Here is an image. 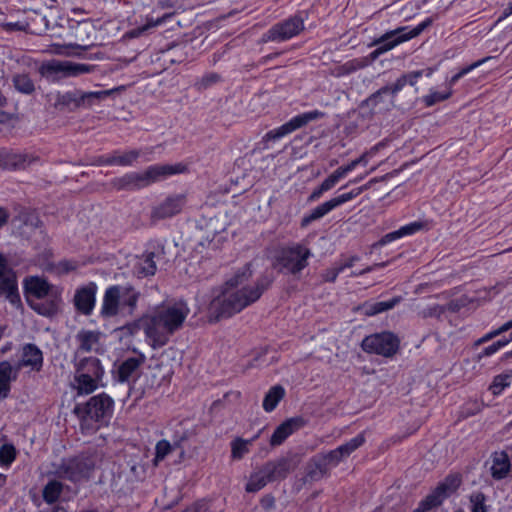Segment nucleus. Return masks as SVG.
<instances>
[{"label":"nucleus","instance_id":"nucleus-1","mask_svg":"<svg viewBox=\"0 0 512 512\" xmlns=\"http://www.w3.org/2000/svg\"><path fill=\"white\" fill-rule=\"evenodd\" d=\"M251 276V265L247 264L227 279L210 303V320L238 313L260 298L264 287L258 281H251Z\"/></svg>","mask_w":512,"mask_h":512},{"label":"nucleus","instance_id":"nucleus-2","mask_svg":"<svg viewBox=\"0 0 512 512\" xmlns=\"http://www.w3.org/2000/svg\"><path fill=\"white\" fill-rule=\"evenodd\" d=\"M189 313L187 303L179 300L163 303L144 314L146 343L153 349L165 346L171 336L182 328Z\"/></svg>","mask_w":512,"mask_h":512},{"label":"nucleus","instance_id":"nucleus-3","mask_svg":"<svg viewBox=\"0 0 512 512\" xmlns=\"http://www.w3.org/2000/svg\"><path fill=\"white\" fill-rule=\"evenodd\" d=\"M23 293L28 305L39 315L52 317L60 310L61 290L43 277H26L23 280Z\"/></svg>","mask_w":512,"mask_h":512},{"label":"nucleus","instance_id":"nucleus-4","mask_svg":"<svg viewBox=\"0 0 512 512\" xmlns=\"http://www.w3.org/2000/svg\"><path fill=\"white\" fill-rule=\"evenodd\" d=\"M141 293L128 283L109 285L102 297L99 314L104 319L129 317L137 309Z\"/></svg>","mask_w":512,"mask_h":512},{"label":"nucleus","instance_id":"nucleus-5","mask_svg":"<svg viewBox=\"0 0 512 512\" xmlns=\"http://www.w3.org/2000/svg\"><path fill=\"white\" fill-rule=\"evenodd\" d=\"M114 410V401L106 394L93 396L84 406H77L75 413L81 418L84 425L91 423H105Z\"/></svg>","mask_w":512,"mask_h":512},{"label":"nucleus","instance_id":"nucleus-6","mask_svg":"<svg viewBox=\"0 0 512 512\" xmlns=\"http://www.w3.org/2000/svg\"><path fill=\"white\" fill-rule=\"evenodd\" d=\"M104 369L98 359H89L86 367L76 372L74 388L78 394H91L103 386Z\"/></svg>","mask_w":512,"mask_h":512},{"label":"nucleus","instance_id":"nucleus-7","mask_svg":"<svg viewBox=\"0 0 512 512\" xmlns=\"http://www.w3.org/2000/svg\"><path fill=\"white\" fill-rule=\"evenodd\" d=\"M311 253L308 248L295 244L281 250L276 260L280 269L295 274L307 266V260Z\"/></svg>","mask_w":512,"mask_h":512},{"label":"nucleus","instance_id":"nucleus-8","mask_svg":"<svg viewBox=\"0 0 512 512\" xmlns=\"http://www.w3.org/2000/svg\"><path fill=\"white\" fill-rule=\"evenodd\" d=\"M2 296L14 307H21L16 273L9 267L6 257L0 254V297Z\"/></svg>","mask_w":512,"mask_h":512},{"label":"nucleus","instance_id":"nucleus-9","mask_svg":"<svg viewBox=\"0 0 512 512\" xmlns=\"http://www.w3.org/2000/svg\"><path fill=\"white\" fill-rule=\"evenodd\" d=\"M361 346L368 353L390 357L396 353L399 340L394 334L383 332L367 336L363 339Z\"/></svg>","mask_w":512,"mask_h":512},{"label":"nucleus","instance_id":"nucleus-10","mask_svg":"<svg viewBox=\"0 0 512 512\" xmlns=\"http://www.w3.org/2000/svg\"><path fill=\"white\" fill-rule=\"evenodd\" d=\"M183 171L184 166L181 164L153 165L143 173L129 175V178L132 179L136 186L143 187Z\"/></svg>","mask_w":512,"mask_h":512},{"label":"nucleus","instance_id":"nucleus-11","mask_svg":"<svg viewBox=\"0 0 512 512\" xmlns=\"http://www.w3.org/2000/svg\"><path fill=\"white\" fill-rule=\"evenodd\" d=\"M323 114L318 110H313L299 114L291 118L287 123L273 129L267 133V137L272 140H278L293 131L303 127L307 123L320 118Z\"/></svg>","mask_w":512,"mask_h":512},{"label":"nucleus","instance_id":"nucleus-12","mask_svg":"<svg viewBox=\"0 0 512 512\" xmlns=\"http://www.w3.org/2000/svg\"><path fill=\"white\" fill-rule=\"evenodd\" d=\"M461 484V478L457 474L448 475L438 486L424 499L425 505H434L435 507L457 491Z\"/></svg>","mask_w":512,"mask_h":512},{"label":"nucleus","instance_id":"nucleus-13","mask_svg":"<svg viewBox=\"0 0 512 512\" xmlns=\"http://www.w3.org/2000/svg\"><path fill=\"white\" fill-rule=\"evenodd\" d=\"M303 28V19L295 16L274 25L269 30L268 38L273 41H285L299 34Z\"/></svg>","mask_w":512,"mask_h":512},{"label":"nucleus","instance_id":"nucleus-14","mask_svg":"<svg viewBox=\"0 0 512 512\" xmlns=\"http://www.w3.org/2000/svg\"><path fill=\"white\" fill-rule=\"evenodd\" d=\"M97 291L98 286L94 282L78 287L73 299L76 309L85 315H89L95 307Z\"/></svg>","mask_w":512,"mask_h":512},{"label":"nucleus","instance_id":"nucleus-15","mask_svg":"<svg viewBox=\"0 0 512 512\" xmlns=\"http://www.w3.org/2000/svg\"><path fill=\"white\" fill-rule=\"evenodd\" d=\"M90 470L91 466L87 464L83 459L73 458L64 460L56 473L60 477L67 478L72 481H77L82 477L87 476Z\"/></svg>","mask_w":512,"mask_h":512},{"label":"nucleus","instance_id":"nucleus-16","mask_svg":"<svg viewBox=\"0 0 512 512\" xmlns=\"http://www.w3.org/2000/svg\"><path fill=\"white\" fill-rule=\"evenodd\" d=\"M432 23V20L430 18L425 19L424 21L420 22L417 26L410 28V27H399L395 30H391L390 32H396L395 36L387 40L388 45L393 44V49L397 47L398 45L407 42L418 35H420L427 27H429Z\"/></svg>","mask_w":512,"mask_h":512},{"label":"nucleus","instance_id":"nucleus-17","mask_svg":"<svg viewBox=\"0 0 512 512\" xmlns=\"http://www.w3.org/2000/svg\"><path fill=\"white\" fill-rule=\"evenodd\" d=\"M305 421L302 417L289 418L281 423L271 436L270 444L273 446L283 443L291 434L302 428Z\"/></svg>","mask_w":512,"mask_h":512},{"label":"nucleus","instance_id":"nucleus-18","mask_svg":"<svg viewBox=\"0 0 512 512\" xmlns=\"http://www.w3.org/2000/svg\"><path fill=\"white\" fill-rule=\"evenodd\" d=\"M490 474L495 480H501L507 477L511 470L510 458L504 451H496L491 455Z\"/></svg>","mask_w":512,"mask_h":512},{"label":"nucleus","instance_id":"nucleus-19","mask_svg":"<svg viewBox=\"0 0 512 512\" xmlns=\"http://www.w3.org/2000/svg\"><path fill=\"white\" fill-rule=\"evenodd\" d=\"M20 366L29 367L33 371H39L43 365L42 351L33 344H26L22 348Z\"/></svg>","mask_w":512,"mask_h":512},{"label":"nucleus","instance_id":"nucleus-20","mask_svg":"<svg viewBox=\"0 0 512 512\" xmlns=\"http://www.w3.org/2000/svg\"><path fill=\"white\" fill-rule=\"evenodd\" d=\"M185 205V198L177 195L167 198L154 210V215L158 218L172 217L179 213Z\"/></svg>","mask_w":512,"mask_h":512},{"label":"nucleus","instance_id":"nucleus-21","mask_svg":"<svg viewBox=\"0 0 512 512\" xmlns=\"http://www.w3.org/2000/svg\"><path fill=\"white\" fill-rule=\"evenodd\" d=\"M101 333L93 330H81L77 334L79 348L84 352H97L100 349Z\"/></svg>","mask_w":512,"mask_h":512},{"label":"nucleus","instance_id":"nucleus-22","mask_svg":"<svg viewBox=\"0 0 512 512\" xmlns=\"http://www.w3.org/2000/svg\"><path fill=\"white\" fill-rule=\"evenodd\" d=\"M47 68L54 72H61L68 76H77L89 72V67L85 64L73 63L70 61H52L47 64Z\"/></svg>","mask_w":512,"mask_h":512},{"label":"nucleus","instance_id":"nucleus-23","mask_svg":"<svg viewBox=\"0 0 512 512\" xmlns=\"http://www.w3.org/2000/svg\"><path fill=\"white\" fill-rule=\"evenodd\" d=\"M146 356L143 353H138L134 357L127 358L119 366L118 373L121 381H128L139 370L140 366L145 362Z\"/></svg>","mask_w":512,"mask_h":512},{"label":"nucleus","instance_id":"nucleus-24","mask_svg":"<svg viewBox=\"0 0 512 512\" xmlns=\"http://www.w3.org/2000/svg\"><path fill=\"white\" fill-rule=\"evenodd\" d=\"M17 377V369L9 362H0V399L6 398L10 390V383Z\"/></svg>","mask_w":512,"mask_h":512},{"label":"nucleus","instance_id":"nucleus-25","mask_svg":"<svg viewBox=\"0 0 512 512\" xmlns=\"http://www.w3.org/2000/svg\"><path fill=\"white\" fill-rule=\"evenodd\" d=\"M383 147V144H378L371 148L366 153L362 154L359 158L351 161L347 165H343L339 167L337 170L344 178L348 173L352 172L358 165L366 166L370 159L375 156V154Z\"/></svg>","mask_w":512,"mask_h":512},{"label":"nucleus","instance_id":"nucleus-26","mask_svg":"<svg viewBox=\"0 0 512 512\" xmlns=\"http://www.w3.org/2000/svg\"><path fill=\"white\" fill-rule=\"evenodd\" d=\"M284 396L285 389L282 386L276 385L271 387L264 397L263 409L266 412H272Z\"/></svg>","mask_w":512,"mask_h":512},{"label":"nucleus","instance_id":"nucleus-27","mask_svg":"<svg viewBox=\"0 0 512 512\" xmlns=\"http://www.w3.org/2000/svg\"><path fill=\"white\" fill-rule=\"evenodd\" d=\"M332 210H334V207L329 199L328 201L316 206L309 214L305 215L302 219V226H307L311 222L324 217Z\"/></svg>","mask_w":512,"mask_h":512},{"label":"nucleus","instance_id":"nucleus-28","mask_svg":"<svg viewBox=\"0 0 512 512\" xmlns=\"http://www.w3.org/2000/svg\"><path fill=\"white\" fill-rule=\"evenodd\" d=\"M512 370H507L493 378L489 390L493 395H500L506 388L511 385Z\"/></svg>","mask_w":512,"mask_h":512},{"label":"nucleus","instance_id":"nucleus-29","mask_svg":"<svg viewBox=\"0 0 512 512\" xmlns=\"http://www.w3.org/2000/svg\"><path fill=\"white\" fill-rule=\"evenodd\" d=\"M139 157L137 150L115 152L107 161V164L129 166Z\"/></svg>","mask_w":512,"mask_h":512},{"label":"nucleus","instance_id":"nucleus-30","mask_svg":"<svg viewBox=\"0 0 512 512\" xmlns=\"http://www.w3.org/2000/svg\"><path fill=\"white\" fill-rule=\"evenodd\" d=\"M269 481V473L267 471H258L253 473L247 484V492H257L261 490Z\"/></svg>","mask_w":512,"mask_h":512},{"label":"nucleus","instance_id":"nucleus-31","mask_svg":"<svg viewBox=\"0 0 512 512\" xmlns=\"http://www.w3.org/2000/svg\"><path fill=\"white\" fill-rule=\"evenodd\" d=\"M399 302L398 298L376 303H367L363 306L365 315L373 316L378 313L392 309Z\"/></svg>","mask_w":512,"mask_h":512},{"label":"nucleus","instance_id":"nucleus-32","mask_svg":"<svg viewBox=\"0 0 512 512\" xmlns=\"http://www.w3.org/2000/svg\"><path fill=\"white\" fill-rule=\"evenodd\" d=\"M405 85H407V77H399L393 84L385 86L381 88L379 91H377L372 97V101H376L378 97H380L383 94H392L396 95L398 92H400Z\"/></svg>","mask_w":512,"mask_h":512},{"label":"nucleus","instance_id":"nucleus-33","mask_svg":"<svg viewBox=\"0 0 512 512\" xmlns=\"http://www.w3.org/2000/svg\"><path fill=\"white\" fill-rule=\"evenodd\" d=\"M365 435L364 433H360L354 438L347 441L345 444L338 447V452L343 453L347 458L351 453H353L356 449L361 447L365 443Z\"/></svg>","mask_w":512,"mask_h":512},{"label":"nucleus","instance_id":"nucleus-34","mask_svg":"<svg viewBox=\"0 0 512 512\" xmlns=\"http://www.w3.org/2000/svg\"><path fill=\"white\" fill-rule=\"evenodd\" d=\"M137 272L141 276H150L155 274L156 264L151 254L139 259L137 263Z\"/></svg>","mask_w":512,"mask_h":512},{"label":"nucleus","instance_id":"nucleus-35","mask_svg":"<svg viewBox=\"0 0 512 512\" xmlns=\"http://www.w3.org/2000/svg\"><path fill=\"white\" fill-rule=\"evenodd\" d=\"M62 490V485L58 481H50L43 489V498L47 503H54Z\"/></svg>","mask_w":512,"mask_h":512},{"label":"nucleus","instance_id":"nucleus-36","mask_svg":"<svg viewBox=\"0 0 512 512\" xmlns=\"http://www.w3.org/2000/svg\"><path fill=\"white\" fill-rule=\"evenodd\" d=\"M451 95H452V89L450 87H448L447 89H445L444 91H441V92L431 90L429 92V94H427L423 97L422 100L426 106L430 107V106L435 105L438 102L448 99Z\"/></svg>","mask_w":512,"mask_h":512},{"label":"nucleus","instance_id":"nucleus-37","mask_svg":"<svg viewBox=\"0 0 512 512\" xmlns=\"http://www.w3.org/2000/svg\"><path fill=\"white\" fill-rule=\"evenodd\" d=\"M251 440L237 438L231 443V456L234 459H241L249 451Z\"/></svg>","mask_w":512,"mask_h":512},{"label":"nucleus","instance_id":"nucleus-38","mask_svg":"<svg viewBox=\"0 0 512 512\" xmlns=\"http://www.w3.org/2000/svg\"><path fill=\"white\" fill-rule=\"evenodd\" d=\"M16 458V449L11 444H4L0 447V466L8 467Z\"/></svg>","mask_w":512,"mask_h":512},{"label":"nucleus","instance_id":"nucleus-39","mask_svg":"<svg viewBox=\"0 0 512 512\" xmlns=\"http://www.w3.org/2000/svg\"><path fill=\"white\" fill-rule=\"evenodd\" d=\"M364 189L365 187H358L347 193H343L334 198H331L330 201L335 209L359 196L364 191Z\"/></svg>","mask_w":512,"mask_h":512},{"label":"nucleus","instance_id":"nucleus-40","mask_svg":"<svg viewBox=\"0 0 512 512\" xmlns=\"http://www.w3.org/2000/svg\"><path fill=\"white\" fill-rule=\"evenodd\" d=\"M364 189L365 187H358L347 193H343L334 198H331L330 201L335 209L359 196L364 191Z\"/></svg>","mask_w":512,"mask_h":512},{"label":"nucleus","instance_id":"nucleus-41","mask_svg":"<svg viewBox=\"0 0 512 512\" xmlns=\"http://www.w3.org/2000/svg\"><path fill=\"white\" fill-rule=\"evenodd\" d=\"M141 329L145 332L144 315L141 316L138 320L128 323L125 326L121 327L119 329V331L121 332V335H123V336H125V335L134 336Z\"/></svg>","mask_w":512,"mask_h":512},{"label":"nucleus","instance_id":"nucleus-42","mask_svg":"<svg viewBox=\"0 0 512 512\" xmlns=\"http://www.w3.org/2000/svg\"><path fill=\"white\" fill-rule=\"evenodd\" d=\"M16 89L23 93H31L34 90V84L27 75H17L14 78Z\"/></svg>","mask_w":512,"mask_h":512},{"label":"nucleus","instance_id":"nucleus-43","mask_svg":"<svg viewBox=\"0 0 512 512\" xmlns=\"http://www.w3.org/2000/svg\"><path fill=\"white\" fill-rule=\"evenodd\" d=\"M424 228V223L421 221H414L411 223H408L398 229L400 234V237H406L416 234L417 232L421 231Z\"/></svg>","mask_w":512,"mask_h":512},{"label":"nucleus","instance_id":"nucleus-44","mask_svg":"<svg viewBox=\"0 0 512 512\" xmlns=\"http://www.w3.org/2000/svg\"><path fill=\"white\" fill-rule=\"evenodd\" d=\"M471 512H487L485 496L482 493H474L470 497Z\"/></svg>","mask_w":512,"mask_h":512},{"label":"nucleus","instance_id":"nucleus-45","mask_svg":"<svg viewBox=\"0 0 512 512\" xmlns=\"http://www.w3.org/2000/svg\"><path fill=\"white\" fill-rule=\"evenodd\" d=\"M345 458L344 454L339 453L338 448H336L323 456V462L325 466L334 467Z\"/></svg>","mask_w":512,"mask_h":512},{"label":"nucleus","instance_id":"nucleus-46","mask_svg":"<svg viewBox=\"0 0 512 512\" xmlns=\"http://www.w3.org/2000/svg\"><path fill=\"white\" fill-rule=\"evenodd\" d=\"M155 450V463H158L171 452L172 446L167 440H161L156 444Z\"/></svg>","mask_w":512,"mask_h":512},{"label":"nucleus","instance_id":"nucleus-47","mask_svg":"<svg viewBox=\"0 0 512 512\" xmlns=\"http://www.w3.org/2000/svg\"><path fill=\"white\" fill-rule=\"evenodd\" d=\"M510 343V340H498L491 345L487 346L483 349V351L480 353L479 357H489L495 353H497L500 349L504 348Z\"/></svg>","mask_w":512,"mask_h":512},{"label":"nucleus","instance_id":"nucleus-48","mask_svg":"<svg viewBox=\"0 0 512 512\" xmlns=\"http://www.w3.org/2000/svg\"><path fill=\"white\" fill-rule=\"evenodd\" d=\"M396 32H386L384 35H382L379 39L375 41V45L378 46L379 52H382L383 54L393 49V44L388 45L387 40L395 36Z\"/></svg>","mask_w":512,"mask_h":512},{"label":"nucleus","instance_id":"nucleus-49","mask_svg":"<svg viewBox=\"0 0 512 512\" xmlns=\"http://www.w3.org/2000/svg\"><path fill=\"white\" fill-rule=\"evenodd\" d=\"M396 32H386L384 35H382L379 39L375 41V45L378 46L379 52H382L383 54L393 49V44L388 45L387 40L395 36Z\"/></svg>","mask_w":512,"mask_h":512},{"label":"nucleus","instance_id":"nucleus-50","mask_svg":"<svg viewBox=\"0 0 512 512\" xmlns=\"http://www.w3.org/2000/svg\"><path fill=\"white\" fill-rule=\"evenodd\" d=\"M343 177L336 169L331 175H329L321 184L323 190H331Z\"/></svg>","mask_w":512,"mask_h":512},{"label":"nucleus","instance_id":"nucleus-51","mask_svg":"<svg viewBox=\"0 0 512 512\" xmlns=\"http://www.w3.org/2000/svg\"><path fill=\"white\" fill-rule=\"evenodd\" d=\"M398 233H399L398 230L387 233L380 239L379 244L384 246V245H387V244L394 242L398 239H401L400 234H398Z\"/></svg>","mask_w":512,"mask_h":512},{"label":"nucleus","instance_id":"nucleus-52","mask_svg":"<svg viewBox=\"0 0 512 512\" xmlns=\"http://www.w3.org/2000/svg\"><path fill=\"white\" fill-rule=\"evenodd\" d=\"M398 233H399L398 230L387 233L380 239L379 244L384 246V245H387V244L394 242L398 239H401L400 234H398Z\"/></svg>","mask_w":512,"mask_h":512},{"label":"nucleus","instance_id":"nucleus-53","mask_svg":"<svg viewBox=\"0 0 512 512\" xmlns=\"http://www.w3.org/2000/svg\"><path fill=\"white\" fill-rule=\"evenodd\" d=\"M424 74V71L422 70H419V71H414V72H411V73H408V74H404L403 77H407V84L411 85V86H415L416 83L418 82L419 78H421Z\"/></svg>","mask_w":512,"mask_h":512},{"label":"nucleus","instance_id":"nucleus-54","mask_svg":"<svg viewBox=\"0 0 512 512\" xmlns=\"http://www.w3.org/2000/svg\"><path fill=\"white\" fill-rule=\"evenodd\" d=\"M491 57H485L483 59H480L474 63H472L471 65L461 69L462 71V74L465 76L467 75L468 73H470L471 71H473L474 69L480 67L481 65H483L484 63H486L488 60H490Z\"/></svg>","mask_w":512,"mask_h":512},{"label":"nucleus","instance_id":"nucleus-55","mask_svg":"<svg viewBox=\"0 0 512 512\" xmlns=\"http://www.w3.org/2000/svg\"><path fill=\"white\" fill-rule=\"evenodd\" d=\"M498 335H500V332L497 329H493L489 332H487L486 334H484L481 338H479L476 342L477 345H481L483 343H486L490 340H492L493 338L497 337Z\"/></svg>","mask_w":512,"mask_h":512},{"label":"nucleus","instance_id":"nucleus-56","mask_svg":"<svg viewBox=\"0 0 512 512\" xmlns=\"http://www.w3.org/2000/svg\"><path fill=\"white\" fill-rule=\"evenodd\" d=\"M111 94H112V90L94 91V92H89V93H86L85 95H83V99L90 98V97L102 99Z\"/></svg>","mask_w":512,"mask_h":512},{"label":"nucleus","instance_id":"nucleus-57","mask_svg":"<svg viewBox=\"0 0 512 512\" xmlns=\"http://www.w3.org/2000/svg\"><path fill=\"white\" fill-rule=\"evenodd\" d=\"M184 512H208V510L205 503H198L187 508Z\"/></svg>","mask_w":512,"mask_h":512},{"label":"nucleus","instance_id":"nucleus-58","mask_svg":"<svg viewBox=\"0 0 512 512\" xmlns=\"http://www.w3.org/2000/svg\"><path fill=\"white\" fill-rule=\"evenodd\" d=\"M325 192H327V190H323V189H322V184H321L318 188H316V189L311 193V195H310V197H309V200H310V201H315V200L319 199V198L322 196V194H323V193H325Z\"/></svg>","mask_w":512,"mask_h":512},{"label":"nucleus","instance_id":"nucleus-59","mask_svg":"<svg viewBox=\"0 0 512 512\" xmlns=\"http://www.w3.org/2000/svg\"><path fill=\"white\" fill-rule=\"evenodd\" d=\"M345 266H340L338 268H334L329 274L326 276V279L329 281H333L336 279L337 275L344 270Z\"/></svg>","mask_w":512,"mask_h":512},{"label":"nucleus","instance_id":"nucleus-60","mask_svg":"<svg viewBox=\"0 0 512 512\" xmlns=\"http://www.w3.org/2000/svg\"><path fill=\"white\" fill-rule=\"evenodd\" d=\"M512 15V1L508 4V6L503 10L502 15L499 17L498 21H502L509 16Z\"/></svg>","mask_w":512,"mask_h":512},{"label":"nucleus","instance_id":"nucleus-61","mask_svg":"<svg viewBox=\"0 0 512 512\" xmlns=\"http://www.w3.org/2000/svg\"><path fill=\"white\" fill-rule=\"evenodd\" d=\"M435 508L434 505H425L424 500L419 504L418 508L414 512H432L431 510Z\"/></svg>","mask_w":512,"mask_h":512},{"label":"nucleus","instance_id":"nucleus-62","mask_svg":"<svg viewBox=\"0 0 512 512\" xmlns=\"http://www.w3.org/2000/svg\"><path fill=\"white\" fill-rule=\"evenodd\" d=\"M74 268H75V266L69 262H61L59 264V270L62 272H69V271L73 270Z\"/></svg>","mask_w":512,"mask_h":512},{"label":"nucleus","instance_id":"nucleus-63","mask_svg":"<svg viewBox=\"0 0 512 512\" xmlns=\"http://www.w3.org/2000/svg\"><path fill=\"white\" fill-rule=\"evenodd\" d=\"M511 328H512V321H511V320H509V321L505 322L504 324H502V325L498 328V330H499L500 334H502V333H504V332L508 331V330H509V329H511Z\"/></svg>","mask_w":512,"mask_h":512},{"label":"nucleus","instance_id":"nucleus-64","mask_svg":"<svg viewBox=\"0 0 512 512\" xmlns=\"http://www.w3.org/2000/svg\"><path fill=\"white\" fill-rule=\"evenodd\" d=\"M7 219H8V215H7L6 211L4 209L0 208V227L3 226L7 222Z\"/></svg>","mask_w":512,"mask_h":512}]
</instances>
